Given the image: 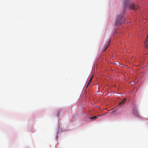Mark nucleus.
<instances>
[{"mask_svg":"<svg viewBox=\"0 0 148 148\" xmlns=\"http://www.w3.org/2000/svg\"><path fill=\"white\" fill-rule=\"evenodd\" d=\"M130 0H123V1L124 3V8L125 10L127 8V5L129 2H130Z\"/></svg>","mask_w":148,"mask_h":148,"instance_id":"obj_2","label":"nucleus"},{"mask_svg":"<svg viewBox=\"0 0 148 148\" xmlns=\"http://www.w3.org/2000/svg\"><path fill=\"white\" fill-rule=\"evenodd\" d=\"M147 39L144 42L145 44V48H148V34L147 35Z\"/></svg>","mask_w":148,"mask_h":148,"instance_id":"obj_5","label":"nucleus"},{"mask_svg":"<svg viewBox=\"0 0 148 148\" xmlns=\"http://www.w3.org/2000/svg\"><path fill=\"white\" fill-rule=\"evenodd\" d=\"M108 113H108V112H107V113H106L104 114H102V115H103L104 116H106V114Z\"/></svg>","mask_w":148,"mask_h":148,"instance_id":"obj_10","label":"nucleus"},{"mask_svg":"<svg viewBox=\"0 0 148 148\" xmlns=\"http://www.w3.org/2000/svg\"><path fill=\"white\" fill-rule=\"evenodd\" d=\"M134 115L135 116H137L138 115V112L136 108H134L133 109Z\"/></svg>","mask_w":148,"mask_h":148,"instance_id":"obj_4","label":"nucleus"},{"mask_svg":"<svg viewBox=\"0 0 148 148\" xmlns=\"http://www.w3.org/2000/svg\"><path fill=\"white\" fill-rule=\"evenodd\" d=\"M92 78H93V76H92L90 79H89V81L88 82V85H87V86H88V85L89 84H90V83L92 81Z\"/></svg>","mask_w":148,"mask_h":148,"instance_id":"obj_9","label":"nucleus"},{"mask_svg":"<svg viewBox=\"0 0 148 148\" xmlns=\"http://www.w3.org/2000/svg\"><path fill=\"white\" fill-rule=\"evenodd\" d=\"M101 116L97 117V116H93V117H90V119L93 120H94V119H96L98 117H99V116Z\"/></svg>","mask_w":148,"mask_h":148,"instance_id":"obj_8","label":"nucleus"},{"mask_svg":"<svg viewBox=\"0 0 148 148\" xmlns=\"http://www.w3.org/2000/svg\"><path fill=\"white\" fill-rule=\"evenodd\" d=\"M112 110V109H110V110H109V111H110V110Z\"/></svg>","mask_w":148,"mask_h":148,"instance_id":"obj_13","label":"nucleus"},{"mask_svg":"<svg viewBox=\"0 0 148 148\" xmlns=\"http://www.w3.org/2000/svg\"><path fill=\"white\" fill-rule=\"evenodd\" d=\"M125 10H124L123 12V14H125Z\"/></svg>","mask_w":148,"mask_h":148,"instance_id":"obj_11","label":"nucleus"},{"mask_svg":"<svg viewBox=\"0 0 148 148\" xmlns=\"http://www.w3.org/2000/svg\"><path fill=\"white\" fill-rule=\"evenodd\" d=\"M129 8H130L133 10H136L138 9V6H135L134 4H130Z\"/></svg>","mask_w":148,"mask_h":148,"instance_id":"obj_3","label":"nucleus"},{"mask_svg":"<svg viewBox=\"0 0 148 148\" xmlns=\"http://www.w3.org/2000/svg\"><path fill=\"white\" fill-rule=\"evenodd\" d=\"M118 33V32H117V31H115V33Z\"/></svg>","mask_w":148,"mask_h":148,"instance_id":"obj_12","label":"nucleus"},{"mask_svg":"<svg viewBox=\"0 0 148 148\" xmlns=\"http://www.w3.org/2000/svg\"><path fill=\"white\" fill-rule=\"evenodd\" d=\"M126 101V98H123L121 101L119 103V105H121V104H123L125 103V102Z\"/></svg>","mask_w":148,"mask_h":148,"instance_id":"obj_7","label":"nucleus"},{"mask_svg":"<svg viewBox=\"0 0 148 148\" xmlns=\"http://www.w3.org/2000/svg\"><path fill=\"white\" fill-rule=\"evenodd\" d=\"M110 42H111V39H110L108 41L107 44L106 45L105 48L103 50L104 51H105L108 48V47L109 45H110Z\"/></svg>","mask_w":148,"mask_h":148,"instance_id":"obj_6","label":"nucleus"},{"mask_svg":"<svg viewBox=\"0 0 148 148\" xmlns=\"http://www.w3.org/2000/svg\"><path fill=\"white\" fill-rule=\"evenodd\" d=\"M125 18L121 14L119 15L116 19L115 26H117L124 23Z\"/></svg>","mask_w":148,"mask_h":148,"instance_id":"obj_1","label":"nucleus"}]
</instances>
